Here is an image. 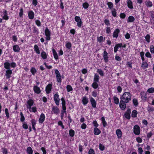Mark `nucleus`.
<instances>
[{
	"mask_svg": "<svg viewBox=\"0 0 154 154\" xmlns=\"http://www.w3.org/2000/svg\"><path fill=\"white\" fill-rule=\"evenodd\" d=\"M121 99L119 106L122 110H123L126 107V105L125 103H128L129 100H131V98L130 97H121Z\"/></svg>",
	"mask_w": 154,
	"mask_h": 154,
	"instance_id": "1",
	"label": "nucleus"
},
{
	"mask_svg": "<svg viewBox=\"0 0 154 154\" xmlns=\"http://www.w3.org/2000/svg\"><path fill=\"white\" fill-rule=\"evenodd\" d=\"M109 8L111 10V13L112 16L114 17H116L117 16L116 10L114 8H113L114 5L113 3L111 2H108L107 3Z\"/></svg>",
	"mask_w": 154,
	"mask_h": 154,
	"instance_id": "2",
	"label": "nucleus"
},
{
	"mask_svg": "<svg viewBox=\"0 0 154 154\" xmlns=\"http://www.w3.org/2000/svg\"><path fill=\"white\" fill-rule=\"evenodd\" d=\"M16 66V63L14 62H12L10 63L9 62H5L4 64V67L7 70L10 69V67L14 68Z\"/></svg>",
	"mask_w": 154,
	"mask_h": 154,
	"instance_id": "3",
	"label": "nucleus"
},
{
	"mask_svg": "<svg viewBox=\"0 0 154 154\" xmlns=\"http://www.w3.org/2000/svg\"><path fill=\"white\" fill-rule=\"evenodd\" d=\"M45 33L46 37V40L47 41L50 40L51 38V32L47 27H46L45 28Z\"/></svg>",
	"mask_w": 154,
	"mask_h": 154,
	"instance_id": "4",
	"label": "nucleus"
},
{
	"mask_svg": "<svg viewBox=\"0 0 154 154\" xmlns=\"http://www.w3.org/2000/svg\"><path fill=\"white\" fill-rule=\"evenodd\" d=\"M26 108L28 109H30V107L33 105L34 101L32 99H29L26 101Z\"/></svg>",
	"mask_w": 154,
	"mask_h": 154,
	"instance_id": "5",
	"label": "nucleus"
},
{
	"mask_svg": "<svg viewBox=\"0 0 154 154\" xmlns=\"http://www.w3.org/2000/svg\"><path fill=\"white\" fill-rule=\"evenodd\" d=\"M52 84V83H50L46 86L45 91L47 94H49L50 93L51 91Z\"/></svg>",
	"mask_w": 154,
	"mask_h": 154,
	"instance_id": "6",
	"label": "nucleus"
},
{
	"mask_svg": "<svg viewBox=\"0 0 154 154\" xmlns=\"http://www.w3.org/2000/svg\"><path fill=\"white\" fill-rule=\"evenodd\" d=\"M103 56L105 63H107L108 61L109 57H108V53L106 51H104Z\"/></svg>",
	"mask_w": 154,
	"mask_h": 154,
	"instance_id": "7",
	"label": "nucleus"
},
{
	"mask_svg": "<svg viewBox=\"0 0 154 154\" xmlns=\"http://www.w3.org/2000/svg\"><path fill=\"white\" fill-rule=\"evenodd\" d=\"M12 73V70L8 69L6 71V73L5 75L6 76V79H10L11 76V75Z\"/></svg>",
	"mask_w": 154,
	"mask_h": 154,
	"instance_id": "8",
	"label": "nucleus"
},
{
	"mask_svg": "<svg viewBox=\"0 0 154 154\" xmlns=\"http://www.w3.org/2000/svg\"><path fill=\"white\" fill-rule=\"evenodd\" d=\"M140 128L138 125H135L134 127V133L136 135H139L140 133Z\"/></svg>",
	"mask_w": 154,
	"mask_h": 154,
	"instance_id": "9",
	"label": "nucleus"
},
{
	"mask_svg": "<svg viewBox=\"0 0 154 154\" xmlns=\"http://www.w3.org/2000/svg\"><path fill=\"white\" fill-rule=\"evenodd\" d=\"M120 32V30L118 28L116 29L113 33V37L117 38L119 36V34Z\"/></svg>",
	"mask_w": 154,
	"mask_h": 154,
	"instance_id": "10",
	"label": "nucleus"
},
{
	"mask_svg": "<svg viewBox=\"0 0 154 154\" xmlns=\"http://www.w3.org/2000/svg\"><path fill=\"white\" fill-rule=\"evenodd\" d=\"M60 111V109L57 106H53L52 108L51 112L52 113L57 115L59 114Z\"/></svg>",
	"mask_w": 154,
	"mask_h": 154,
	"instance_id": "11",
	"label": "nucleus"
},
{
	"mask_svg": "<svg viewBox=\"0 0 154 154\" xmlns=\"http://www.w3.org/2000/svg\"><path fill=\"white\" fill-rule=\"evenodd\" d=\"M45 118V116L44 114L43 113H42L38 120L39 123H42L44 121Z\"/></svg>",
	"mask_w": 154,
	"mask_h": 154,
	"instance_id": "12",
	"label": "nucleus"
},
{
	"mask_svg": "<svg viewBox=\"0 0 154 154\" xmlns=\"http://www.w3.org/2000/svg\"><path fill=\"white\" fill-rule=\"evenodd\" d=\"M28 14L29 18L30 19L32 20L33 19L34 17L35 14L32 11H29L28 12Z\"/></svg>",
	"mask_w": 154,
	"mask_h": 154,
	"instance_id": "13",
	"label": "nucleus"
},
{
	"mask_svg": "<svg viewBox=\"0 0 154 154\" xmlns=\"http://www.w3.org/2000/svg\"><path fill=\"white\" fill-rule=\"evenodd\" d=\"M122 43H118L116 44L114 48V52L115 53H116L117 52L118 50V49L119 48H120L122 47Z\"/></svg>",
	"mask_w": 154,
	"mask_h": 154,
	"instance_id": "14",
	"label": "nucleus"
},
{
	"mask_svg": "<svg viewBox=\"0 0 154 154\" xmlns=\"http://www.w3.org/2000/svg\"><path fill=\"white\" fill-rule=\"evenodd\" d=\"M33 90L35 93L38 94H40L41 92L40 88L36 85L34 87Z\"/></svg>",
	"mask_w": 154,
	"mask_h": 154,
	"instance_id": "15",
	"label": "nucleus"
},
{
	"mask_svg": "<svg viewBox=\"0 0 154 154\" xmlns=\"http://www.w3.org/2000/svg\"><path fill=\"white\" fill-rule=\"evenodd\" d=\"M90 101L93 107L95 108L96 106L97 103L95 100L93 98L91 97L90 99Z\"/></svg>",
	"mask_w": 154,
	"mask_h": 154,
	"instance_id": "16",
	"label": "nucleus"
},
{
	"mask_svg": "<svg viewBox=\"0 0 154 154\" xmlns=\"http://www.w3.org/2000/svg\"><path fill=\"white\" fill-rule=\"evenodd\" d=\"M13 51L15 52H19L20 50V48L17 45H15L13 46Z\"/></svg>",
	"mask_w": 154,
	"mask_h": 154,
	"instance_id": "17",
	"label": "nucleus"
},
{
	"mask_svg": "<svg viewBox=\"0 0 154 154\" xmlns=\"http://www.w3.org/2000/svg\"><path fill=\"white\" fill-rule=\"evenodd\" d=\"M52 51L53 52V54L54 56V59L56 60H57L58 59V57L57 52L53 48L52 49Z\"/></svg>",
	"mask_w": 154,
	"mask_h": 154,
	"instance_id": "18",
	"label": "nucleus"
},
{
	"mask_svg": "<svg viewBox=\"0 0 154 154\" xmlns=\"http://www.w3.org/2000/svg\"><path fill=\"white\" fill-rule=\"evenodd\" d=\"M135 18L134 17L132 16H129L128 17L127 21L128 23H129L133 22Z\"/></svg>",
	"mask_w": 154,
	"mask_h": 154,
	"instance_id": "19",
	"label": "nucleus"
},
{
	"mask_svg": "<svg viewBox=\"0 0 154 154\" xmlns=\"http://www.w3.org/2000/svg\"><path fill=\"white\" fill-rule=\"evenodd\" d=\"M127 6L130 9H132L133 8L132 2L131 0H128L127 1Z\"/></svg>",
	"mask_w": 154,
	"mask_h": 154,
	"instance_id": "20",
	"label": "nucleus"
},
{
	"mask_svg": "<svg viewBox=\"0 0 154 154\" xmlns=\"http://www.w3.org/2000/svg\"><path fill=\"white\" fill-rule=\"evenodd\" d=\"M116 133L119 138H120L122 137V132L120 129H117L116 131Z\"/></svg>",
	"mask_w": 154,
	"mask_h": 154,
	"instance_id": "21",
	"label": "nucleus"
},
{
	"mask_svg": "<svg viewBox=\"0 0 154 154\" xmlns=\"http://www.w3.org/2000/svg\"><path fill=\"white\" fill-rule=\"evenodd\" d=\"M105 40V37L103 38L102 36L97 37V41L99 43H102Z\"/></svg>",
	"mask_w": 154,
	"mask_h": 154,
	"instance_id": "22",
	"label": "nucleus"
},
{
	"mask_svg": "<svg viewBox=\"0 0 154 154\" xmlns=\"http://www.w3.org/2000/svg\"><path fill=\"white\" fill-rule=\"evenodd\" d=\"M100 76H99L96 73L95 74H94V82H99V80L100 79Z\"/></svg>",
	"mask_w": 154,
	"mask_h": 154,
	"instance_id": "23",
	"label": "nucleus"
},
{
	"mask_svg": "<svg viewBox=\"0 0 154 154\" xmlns=\"http://www.w3.org/2000/svg\"><path fill=\"white\" fill-rule=\"evenodd\" d=\"M149 13L150 16L149 17L150 20L151 22L152 20H153L154 19V11H150L149 12Z\"/></svg>",
	"mask_w": 154,
	"mask_h": 154,
	"instance_id": "24",
	"label": "nucleus"
},
{
	"mask_svg": "<svg viewBox=\"0 0 154 154\" xmlns=\"http://www.w3.org/2000/svg\"><path fill=\"white\" fill-rule=\"evenodd\" d=\"M34 51L38 54H40V50L38 47L37 45H35L34 46Z\"/></svg>",
	"mask_w": 154,
	"mask_h": 154,
	"instance_id": "25",
	"label": "nucleus"
},
{
	"mask_svg": "<svg viewBox=\"0 0 154 154\" xmlns=\"http://www.w3.org/2000/svg\"><path fill=\"white\" fill-rule=\"evenodd\" d=\"M41 55L42 58L44 60L46 59L47 57V54L43 50L42 52Z\"/></svg>",
	"mask_w": 154,
	"mask_h": 154,
	"instance_id": "26",
	"label": "nucleus"
},
{
	"mask_svg": "<svg viewBox=\"0 0 154 154\" xmlns=\"http://www.w3.org/2000/svg\"><path fill=\"white\" fill-rule=\"evenodd\" d=\"M88 98L86 97H83L82 99V102L84 105H86L88 102Z\"/></svg>",
	"mask_w": 154,
	"mask_h": 154,
	"instance_id": "27",
	"label": "nucleus"
},
{
	"mask_svg": "<svg viewBox=\"0 0 154 154\" xmlns=\"http://www.w3.org/2000/svg\"><path fill=\"white\" fill-rule=\"evenodd\" d=\"M101 133L100 131L97 128H94V133L95 135H98Z\"/></svg>",
	"mask_w": 154,
	"mask_h": 154,
	"instance_id": "28",
	"label": "nucleus"
},
{
	"mask_svg": "<svg viewBox=\"0 0 154 154\" xmlns=\"http://www.w3.org/2000/svg\"><path fill=\"white\" fill-rule=\"evenodd\" d=\"M145 5L147 7H151L152 6V2L150 1L146 2Z\"/></svg>",
	"mask_w": 154,
	"mask_h": 154,
	"instance_id": "29",
	"label": "nucleus"
},
{
	"mask_svg": "<svg viewBox=\"0 0 154 154\" xmlns=\"http://www.w3.org/2000/svg\"><path fill=\"white\" fill-rule=\"evenodd\" d=\"M97 72L101 76H103L104 75L103 71L100 69H97Z\"/></svg>",
	"mask_w": 154,
	"mask_h": 154,
	"instance_id": "30",
	"label": "nucleus"
},
{
	"mask_svg": "<svg viewBox=\"0 0 154 154\" xmlns=\"http://www.w3.org/2000/svg\"><path fill=\"white\" fill-rule=\"evenodd\" d=\"M148 66V64L146 62H143L142 63L141 67L143 69L147 68Z\"/></svg>",
	"mask_w": 154,
	"mask_h": 154,
	"instance_id": "31",
	"label": "nucleus"
},
{
	"mask_svg": "<svg viewBox=\"0 0 154 154\" xmlns=\"http://www.w3.org/2000/svg\"><path fill=\"white\" fill-rule=\"evenodd\" d=\"M30 71L33 75H35L37 72V70L35 67H32L31 68Z\"/></svg>",
	"mask_w": 154,
	"mask_h": 154,
	"instance_id": "32",
	"label": "nucleus"
},
{
	"mask_svg": "<svg viewBox=\"0 0 154 154\" xmlns=\"http://www.w3.org/2000/svg\"><path fill=\"white\" fill-rule=\"evenodd\" d=\"M104 23L107 26L110 25L109 20L108 19H105L104 20Z\"/></svg>",
	"mask_w": 154,
	"mask_h": 154,
	"instance_id": "33",
	"label": "nucleus"
},
{
	"mask_svg": "<svg viewBox=\"0 0 154 154\" xmlns=\"http://www.w3.org/2000/svg\"><path fill=\"white\" fill-rule=\"evenodd\" d=\"M33 33H35L37 34H38L39 33V30L35 26H34L33 27Z\"/></svg>",
	"mask_w": 154,
	"mask_h": 154,
	"instance_id": "34",
	"label": "nucleus"
},
{
	"mask_svg": "<svg viewBox=\"0 0 154 154\" xmlns=\"http://www.w3.org/2000/svg\"><path fill=\"white\" fill-rule=\"evenodd\" d=\"M89 6V5L87 2H85L82 4V7L85 9L88 8Z\"/></svg>",
	"mask_w": 154,
	"mask_h": 154,
	"instance_id": "35",
	"label": "nucleus"
},
{
	"mask_svg": "<svg viewBox=\"0 0 154 154\" xmlns=\"http://www.w3.org/2000/svg\"><path fill=\"white\" fill-rule=\"evenodd\" d=\"M92 86L93 88L97 89L98 86L97 82H94L92 84Z\"/></svg>",
	"mask_w": 154,
	"mask_h": 154,
	"instance_id": "36",
	"label": "nucleus"
},
{
	"mask_svg": "<svg viewBox=\"0 0 154 154\" xmlns=\"http://www.w3.org/2000/svg\"><path fill=\"white\" fill-rule=\"evenodd\" d=\"M26 151L29 154H32L33 152V150L30 147H28L27 148Z\"/></svg>",
	"mask_w": 154,
	"mask_h": 154,
	"instance_id": "37",
	"label": "nucleus"
},
{
	"mask_svg": "<svg viewBox=\"0 0 154 154\" xmlns=\"http://www.w3.org/2000/svg\"><path fill=\"white\" fill-rule=\"evenodd\" d=\"M58 97H54V99L55 102L57 105H59V101L60 100Z\"/></svg>",
	"mask_w": 154,
	"mask_h": 154,
	"instance_id": "38",
	"label": "nucleus"
},
{
	"mask_svg": "<svg viewBox=\"0 0 154 154\" xmlns=\"http://www.w3.org/2000/svg\"><path fill=\"white\" fill-rule=\"evenodd\" d=\"M66 47L68 49H71L72 47V44L70 42H68L66 44Z\"/></svg>",
	"mask_w": 154,
	"mask_h": 154,
	"instance_id": "39",
	"label": "nucleus"
},
{
	"mask_svg": "<svg viewBox=\"0 0 154 154\" xmlns=\"http://www.w3.org/2000/svg\"><path fill=\"white\" fill-rule=\"evenodd\" d=\"M145 38L147 42L148 43H149L150 41V35L149 34H148L145 36Z\"/></svg>",
	"mask_w": 154,
	"mask_h": 154,
	"instance_id": "40",
	"label": "nucleus"
},
{
	"mask_svg": "<svg viewBox=\"0 0 154 154\" xmlns=\"http://www.w3.org/2000/svg\"><path fill=\"white\" fill-rule=\"evenodd\" d=\"M23 10L22 8H20V12L19 13V16L20 17H23Z\"/></svg>",
	"mask_w": 154,
	"mask_h": 154,
	"instance_id": "41",
	"label": "nucleus"
},
{
	"mask_svg": "<svg viewBox=\"0 0 154 154\" xmlns=\"http://www.w3.org/2000/svg\"><path fill=\"white\" fill-rule=\"evenodd\" d=\"M66 89L68 92H69L70 91H72L73 90L72 88L71 85H68L66 86Z\"/></svg>",
	"mask_w": 154,
	"mask_h": 154,
	"instance_id": "42",
	"label": "nucleus"
},
{
	"mask_svg": "<svg viewBox=\"0 0 154 154\" xmlns=\"http://www.w3.org/2000/svg\"><path fill=\"white\" fill-rule=\"evenodd\" d=\"M55 73L56 75V78L61 76V75L58 69L55 70Z\"/></svg>",
	"mask_w": 154,
	"mask_h": 154,
	"instance_id": "43",
	"label": "nucleus"
},
{
	"mask_svg": "<svg viewBox=\"0 0 154 154\" xmlns=\"http://www.w3.org/2000/svg\"><path fill=\"white\" fill-rule=\"evenodd\" d=\"M30 112H35L37 111V109L35 106L33 107L32 108L30 107V109H29Z\"/></svg>",
	"mask_w": 154,
	"mask_h": 154,
	"instance_id": "44",
	"label": "nucleus"
},
{
	"mask_svg": "<svg viewBox=\"0 0 154 154\" xmlns=\"http://www.w3.org/2000/svg\"><path fill=\"white\" fill-rule=\"evenodd\" d=\"M69 134L70 136L73 137L75 134V131L72 129H70L69 131Z\"/></svg>",
	"mask_w": 154,
	"mask_h": 154,
	"instance_id": "45",
	"label": "nucleus"
},
{
	"mask_svg": "<svg viewBox=\"0 0 154 154\" xmlns=\"http://www.w3.org/2000/svg\"><path fill=\"white\" fill-rule=\"evenodd\" d=\"M147 110L149 112H151L154 111V108L152 106L149 105L147 107Z\"/></svg>",
	"mask_w": 154,
	"mask_h": 154,
	"instance_id": "46",
	"label": "nucleus"
},
{
	"mask_svg": "<svg viewBox=\"0 0 154 154\" xmlns=\"http://www.w3.org/2000/svg\"><path fill=\"white\" fill-rule=\"evenodd\" d=\"M144 53L143 51H142L140 53V56L141 57V60L143 61L145 60V59L144 57Z\"/></svg>",
	"mask_w": 154,
	"mask_h": 154,
	"instance_id": "47",
	"label": "nucleus"
},
{
	"mask_svg": "<svg viewBox=\"0 0 154 154\" xmlns=\"http://www.w3.org/2000/svg\"><path fill=\"white\" fill-rule=\"evenodd\" d=\"M147 92L149 93H154V88L152 87L149 88L147 91Z\"/></svg>",
	"mask_w": 154,
	"mask_h": 154,
	"instance_id": "48",
	"label": "nucleus"
},
{
	"mask_svg": "<svg viewBox=\"0 0 154 154\" xmlns=\"http://www.w3.org/2000/svg\"><path fill=\"white\" fill-rule=\"evenodd\" d=\"M137 114V112L135 110H133L132 112V117H136Z\"/></svg>",
	"mask_w": 154,
	"mask_h": 154,
	"instance_id": "49",
	"label": "nucleus"
},
{
	"mask_svg": "<svg viewBox=\"0 0 154 154\" xmlns=\"http://www.w3.org/2000/svg\"><path fill=\"white\" fill-rule=\"evenodd\" d=\"M126 16V14L124 13H121L120 14L119 17L121 19H124L125 18Z\"/></svg>",
	"mask_w": 154,
	"mask_h": 154,
	"instance_id": "50",
	"label": "nucleus"
},
{
	"mask_svg": "<svg viewBox=\"0 0 154 154\" xmlns=\"http://www.w3.org/2000/svg\"><path fill=\"white\" fill-rule=\"evenodd\" d=\"M35 23L36 25L38 27L41 26V23L40 21L38 20H36L35 21Z\"/></svg>",
	"mask_w": 154,
	"mask_h": 154,
	"instance_id": "51",
	"label": "nucleus"
},
{
	"mask_svg": "<svg viewBox=\"0 0 154 154\" xmlns=\"http://www.w3.org/2000/svg\"><path fill=\"white\" fill-rule=\"evenodd\" d=\"M113 98L114 100V103L116 104H118L119 102V99L117 97H114Z\"/></svg>",
	"mask_w": 154,
	"mask_h": 154,
	"instance_id": "52",
	"label": "nucleus"
},
{
	"mask_svg": "<svg viewBox=\"0 0 154 154\" xmlns=\"http://www.w3.org/2000/svg\"><path fill=\"white\" fill-rule=\"evenodd\" d=\"M75 20L76 22H78L80 21L81 20H82L80 18V17L76 16L75 17Z\"/></svg>",
	"mask_w": 154,
	"mask_h": 154,
	"instance_id": "53",
	"label": "nucleus"
},
{
	"mask_svg": "<svg viewBox=\"0 0 154 154\" xmlns=\"http://www.w3.org/2000/svg\"><path fill=\"white\" fill-rule=\"evenodd\" d=\"M2 151L4 154H8V150L5 148H2Z\"/></svg>",
	"mask_w": 154,
	"mask_h": 154,
	"instance_id": "54",
	"label": "nucleus"
},
{
	"mask_svg": "<svg viewBox=\"0 0 154 154\" xmlns=\"http://www.w3.org/2000/svg\"><path fill=\"white\" fill-rule=\"evenodd\" d=\"M101 120L103 124V126L105 127L106 125V123L105 120V119L104 117H102L101 118Z\"/></svg>",
	"mask_w": 154,
	"mask_h": 154,
	"instance_id": "55",
	"label": "nucleus"
},
{
	"mask_svg": "<svg viewBox=\"0 0 154 154\" xmlns=\"http://www.w3.org/2000/svg\"><path fill=\"white\" fill-rule=\"evenodd\" d=\"M150 52L152 54H154V46L151 45L150 47Z\"/></svg>",
	"mask_w": 154,
	"mask_h": 154,
	"instance_id": "56",
	"label": "nucleus"
},
{
	"mask_svg": "<svg viewBox=\"0 0 154 154\" xmlns=\"http://www.w3.org/2000/svg\"><path fill=\"white\" fill-rule=\"evenodd\" d=\"M38 2L37 0H32V4L34 6H36L38 4Z\"/></svg>",
	"mask_w": 154,
	"mask_h": 154,
	"instance_id": "57",
	"label": "nucleus"
},
{
	"mask_svg": "<svg viewBox=\"0 0 154 154\" xmlns=\"http://www.w3.org/2000/svg\"><path fill=\"white\" fill-rule=\"evenodd\" d=\"M5 112L6 115V117L8 119L9 118V115L8 112V109L7 108H6L5 109Z\"/></svg>",
	"mask_w": 154,
	"mask_h": 154,
	"instance_id": "58",
	"label": "nucleus"
},
{
	"mask_svg": "<svg viewBox=\"0 0 154 154\" xmlns=\"http://www.w3.org/2000/svg\"><path fill=\"white\" fill-rule=\"evenodd\" d=\"M56 79L57 82L61 84V82H62L61 76L57 77V78H56Z\"/></svg>",
	"mask_w": 154,
	"mask_h": 154,
	"instance_id": "59",
	"label": "nucleus"
},
{
	"mask_svg": "<svg viewBox=\"0 0 154 154\" xmlns=\"http://www.w3.org/2000/svg\"><path fill=\"white\" fill-rule=\"evenodd\" d=\"M125 117L128 119H129L130 118V113H126L125 114Z\"/></svg>",
	"mask_w": 154,
	"mask_h": 154,
	"instance_id": "60",
	"label": "nucleus"
},
{
	"mask_svg": "<svg viewBox=\"0 0 154 154\" xmlns=\"http://www.w3.org/2000/svg\"><path fill=\"white\" fill-rule=\"evenodd\" d=\"M125 95L127 96H131L130 93L129 92H125L122 96H124Z\"/></svg>",
	"mask_w": 154,
	"mask_h": 154,
	"instance_id": "61",
	"label": "nucleus"
},
{
	"mask_svg": "<svg viewBox=\"0 0 154 154\" xmlns=\"http://www.w3.org/2000/svg\"><path fill=\"white\" fill-rule=\"evenodd\" d=\"M111 32L110 27L107 26L106 28V34H109Z\"/></svg>",
	"mask_w": 154,
	"mask_h": 154,
	"instance_id": "62",
	"label": "nucleus"
},
{
	"mask_svg": "<svg viewBox=\"0 0 154 154\" xmlns=\"http://www.w3.org/2000/svg\"><path fill=\"white\" fill-rule=\"evenodd\" d=\"M145 56L146 57L150 58L152 57L151 55L149 52H147L146 53Z\"/></svg>",
	"mask_w": 154,
	"mask_h": 154,
	"instance_id": "63",
	"label": "nucleus"
},
{
	"mask_svg": "<svg viewBox=\"0 0 154 154\" xmlns=\"http://www.w3.org/2000/svg\"><path fill=\"white\" fill-rule=\"evenodd\" d=\"M125 38L127 39H129L130 38V34L128 32H127L126 34L125 35Z\"/></svg>",
	"mask_w": 154,
	"mask_h": 154,
	"instance_id": "64",
	"label": "nucleus"
}]
</instances>
